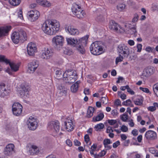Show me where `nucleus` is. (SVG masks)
<instances>
[{
	"label": "nucleus",
	"mask_w": 158,
	"mask_h": 158,
	"mask_svg": "<svg viewBox=\"0 0 158 158\" xmlns=\"http://www.w3.org/2000/svg\"><path fill=\"white\" fill-rule=\"evenodd\" d=\"M59 22L55 19L46 21L41 27L43 31L46 34L52 35L58 31L60 28Z\"/></svg>",
	"instance_id": "obj_1"
},
{
	"label": "nucleus",
	"mask_w": 158,
	"mask_h": 158,
	"mask_svg": "<svg viewBox=\"0 0 158 158\" xmlns=\"http://www.w3.org/2000/svg\"><path fill=\"white\" fill-rule=\"evenodd\" d=\"M90 50L91 53L94 55H98L103 52V48L98 42H95L91 45Z\"/></svg>",
	"instance_id": "obj_2"
},
{
	"label": "nucleus",
	"mask_w": 158,
	"mask_h": 158,
	"mask_svg": "<svg viewBox=\"0 0 158 158\" xmlns=\"http://www.w3.org/2000/svg\"><path fill=\"white\" fill-rule=\"evenodd\" d=\"M71 10L73 14L79 19L83 18L85 14L81 7L76 3H74L73 4Z\"/></svg>",
	"instance_id": "obj_3"
},
{
	"label": "nucleus",
	"mask_w": 158,
	"mask_h": 158,
	"mask_svg": "<svg viewBox=\"0 0 158 158\" xmlns=\"http://www.w3.org/2000/svg\"><path fill=\"white\" fill-rule=\"evenodd\" d=\"M118 50L119 56L122 55L124 57H128L130 53L129 48L124 44L119 45L118 47Z\"/></svg>",
	"instance_id": "obj_4"
},
{
	"label": "nucleus",
	"mask_w": 158,
	"mask_h": 158,
	"mask_svg": "<svg viewBox=\"0 0 158 158\" xmlns=\"http://www.w3.org/2000/svg\"><path fill=\"white\" fill-rule=\"evenodd\" d=\"M27 124L29 129L31 131H34L38 126L37 120L32 117H30L27 120Z\"/></svg>",
	"instance_id": "obj_5"
},
{
	"label": "nucleus",
	"mask_w": 158,
	"mask_h": 158,
	"mask_svg": "<svg viewBox=\"0 0 158 158\" xmlns=\"http://www.w3.org/2000/svg\"><path fill=\"white\" fill-rule=\"evenodd\" d=\"M53 49L45 48L42 51L41 57L43 59L48 60L51 58L54 55Z\"/></svg>",
	"instance_id": "obj_6"
},
{
	"label": "nucleus",
	"mask_w": 158,
	"mask_h": 158,
	"mask_svg": "<svg viewBox=\"0 0 158 158\" xmlns=\"http://www.w3.org/2000/svg\"><path fill=\"white\" fill-rule=\"evenodd\" d=\"M23 106L19 102H15L12 106V111L13 114L16 116L20 115L22 113Z\"/></svg>",
	"instance_id": "obj_7"
},
{
	"label": "nucleus",
	"mask_w": 158,
	"mask_h": 158,
	"mask_svg": "<svg viewBox=\"0 0 158 158\" xmlns=\"http://www.w3.org/2000/svg\"><path fill=\"white\" fill-rule=\"evenodd\" d=\"M52 41L54 47L60 48L63 45L64 38L62 36L57 35L53 38Z\"/></svg>",
	"instance_id": "obj_8"
},
{
	"label": "nucleus",
	"mask_w": 158,
	"mask_h": 158,
	"mask_svg": "<svg viewBox=\"0 0 158 158\" xmlns=\"http://www.w3.org/2000/svg\"><path fill=\"white\" fill-rule=\"evenodd\" d=\"M48 128L49 129L57 133L60 131V123L57 121L50 122L48 123Z\"/></svg>",
	"instance_id": "obj_9"
},
{
	"label": "nucleus",
	"mask_w": 158,
	"mask_h": 158,
	"mask_svg": "<svg viewBox=\"0 0 158 158\" xmlns=\"http://www.w3.org/2000/svg\"><path fill=\"white\" fill-rule=\"evenodd\" d=\"M72 77L71 82H74L77 80V75L75 71L73 70H68L65 72L63 74V77L66 78L67 76Z\"/></svg>",
	"instance_id": "obj_10"
},
{
	"label": "nucleus",
	"mask_w": 158,
	"mask_h": 158,
	"mask_svg": "<svg viewBox=\"0 0 158 158\" xmlns=\"http://www.w3.org/2000/svg\"><path fill=\"white\" fill-rule=\"evenodd\" d=\"M87 38H82L78 40V43L75 47L77 50L83 54L85 53V50L83 46L85 45L86 44V41Z\"/></svg>",
	"instance_id": "obj_11"
},
{
	"label": "nucleus",
	"mask_w": 158,
	"mask_h": 158,
	"mask_svg": "<svg viewBox=\"0 0 158 158\" xmlns=\"http://www.w3.org/2000/svg\"><path fill=\"white\" fill-rule=\"evenodd\" d=\"M8 64L10 65L11 70L9 68L8 69H7L6 71L9 74L11 75L12 74V73L11 71L16 72L19 70V66L18 64L13 62H11L10 61L9 63H8Z\"/></svg>",
	"instance_id": "obj_12"
},
{
	"label": "nucleus",
	"mask_w": 158,
	"mask_h": 158,
	"mask_svg": "<svg viewBox=\"0 0 158 158\" xmlns=\"http://www.w3.org/2000/svg\"><path fill=\"white\" fill-rule=\"evenodd\" d=\"M10 92V90L7 89L4 83L0 84V96L4 97L5 96L8 95Z\"/></svg>",
	"instance_id": "obj_13"
},
{
	"label": "nucleus",
	"mask_w": 158,
	"mask_h": 158,
	"mask_svg": "<svg viewBox=\"0 0 158 158\" xmlns=\"http://www.w3.org/2000/svg\"><path fill=\"white\" fill-rule=\"evenodd\" d=\"M36 47L35 44L32 43H31L28 44L27 47L28 54L30 56H33L35 52H36Z\"/></svg>",
	"instance_id": "obj_14"
},
{
	"label": "nucleus",
	"mask_w": 158,
	"mask_h": 158,
	"mask_svg": "<svg viewBox=\"0 0 158 158\" xmlns=\"http://www.w3.org/2000/svg\"><path fill=\"white\" fill-rule=\"evenodd\" d=\"M28 71L30 73H33L39 66L38 62L37 61H33L30 63L28 65Z\"/></svg>",
	"instance_id": "obj_15"
},
{
	"label": "nucleus",
	"mask_w": 158,
	"mask_h": 158,
	"mask_svg": "<svg viewBox=\"0 0 158 158\" xmlns=\"http://www.w3.org/2000/svg\"><path fill=\"white\" fill-rule=\"evenodd\" d=\"M145 136L146 139L148 140H155L157 138L156 132L152 130L147 131L145 133Z\"/></svg>",
	"instance_id": "obj_16"
},
{
	"label": "nucleus",
	"mask_w": 158,
	"mask_h": 158,
	"mask_svg": "<svg viewBox=\"0 0 158 158\" xmlns=\"http://www.w3.org/2000/svg\"><path fill=\"white\" fill-rule=\"evenodd\" d=\"M109 28L110 30L115 31H118V30L120 31V29L123 30L122 28L113 20H111L110 21Z\"/></svg>",
	"instance_id": "obj_17"
},
{
	"label": "nucleus",
	"mask_w": 158,
	"mask_h": 158,
	"mask_svg": "<svg viewBox=\"0 0 158 158\" xmlns=\"http://www.w3.org/2000/svg\"><path fill=\"white\" fill-rule=\"evenodd\" d=\"M14 145L13 144L7 145L5 148L4 154L6 155H10L13 153L14 150Z\"/></svg>",
	"instance_id": "obj_18"
},
{
	"label": "nucleus",
	"mask_w": 158,
	"mask_h": 158,
	"mask_svg": "<svg viewBox=\"0 0 158 158\" xmlns=\"http://www.w3.org/2000/svg\"><path fill=\"white\" fill-rule=\"evenodd\" d=\"M23 34L21 31L19 33H18L17 31L14 32L12 34L11 38L12 41L15 44H17L19 41H20V40L19 38V35H22Z\"/></svg>",
	"instance_id": "obj_19"
},
{
	"label": "nucleus",
	"mask_w": 158,
	"mask_h": 158,
	"mask_svg": "<svg viewBox=\"0 0 158 158\" xmlns=\"http://www.w3.org/2000/svg\"><path fill=\"white\" fill-rule=\"evenodd\" d=\"M64 125L66 130L68 131H71L74 129V125L71 120H67L64 122Z\"/></svg>",
	"instance_id": "obj_20"
},
{
	"label": "nucleus",
	"mask_w": 158,
	"mask_h": 158,
	"mask_svg": "<svg viewBox=\"0 0 158 158\" xmlns=\"http://www.w3.org/2000/svg\"><path fill=\"white\" fill-rule=\"evenodd\" d=\"M65 30L66 32L68 31L71 35H77L79 33V31L77 29L73 28L71 26H69L68 27H65Z\"/></svg>",
	"instance_id": "obj_21"
},
{
	"label": "nucleus",
	"mask_w": 158,
	"mask_h": 158,
	"mask_svg": "<svg viewBox=\"0 0 158 158\" xmlns=\"http://www.w3.org/2000/svg\"><path fill=\"white\" fill-rule=\"evenodd\" d=\"M29 152L31 155L37 154L40 152L39 148L36 146L32 145L30 148Z\"/></svg>",
	"instance_id": "obj_22"
},
{
	"label": "nucleus",
	"mask_w": 158,
	"mask_h": 158,
	"mask_svg": "<svg viewBox=\"0 0 158 158\" xmlns=\"http://www.w3.org/2000/svg\"><path fill=\"white\" fill-rule=\"evenodd\" d=\"M21 31L23 34L22 33V35H19V36L21 42L23 43L27 40V37L26 32L22 29H19L17 32L18 33H19Z\"/></svg>",
	"instance_id": "obj_23"
},
{
	"label": "nucleus",
	"mask_w": 158,
	"mask_h": 158,
	"mask_svg": "<svg viewBox=\"0 0 158 158\" xmlns=\"http://www.w3.org/2000/svg\"><path fill=\"white\" fill-rule=\"evenodd\" d=\"M67 44L73 47H76L78 43V40H75L72 38H66Z\"/></svg>",
	"instance_id": "obj_24"
},
{
	"label": "nucleus",
	"mask_w": 158,
	"mask_h": 158,
	"mask_svg": "<svg viewBox=\"0 0 158 158\" xmlns=\"http://www.w3.org/2000/svg\"><path fill=\"white\" fill-rule=\"evenodd\" d=\"M11 28L10 26L0 27V37L4 36L5 34L7 33L10 30Z\"/></svg>",
	"instance_id": "obj_25"
},
{
	"label": "nucleus",
	"mask_w": 158,
	"mask_h": 158,
	"mask_svg": "<svg viewBox=\"0 0 158 158\" xmlns=\"http://www.w3.org/2000/svg\"><path fill=\"white\" fill-rule=\"evenodd\" d=\"M58 93L60 94V96L65 95L67 92V88L62 85H60L58 87Z\"/></svg>",
	"instance_id": "obj_26"
},
{
	"label": "nucleus",
	"mask_w": 158,
	"mask_h": 158,
	"mask_svg": "<svg viewBox=\"0 0 158 158\" xmlns=\"http://www.w3.org/2000/svg\"><path fill=\"white\" fill-rule=\"evenodd\" d=\"M112 143V142L109 139H105L103 141V145L104 147L106 150H109L111 148L112 146L108 145Z\"/></svg>",
	"instance_id": "obj_27"
},
{
	"label": "nucleus",
	"mask_w": 158,
	"mask_h": 158,
	"mask_svg": "<svg viewBox=\"0 0 158 158\" xmlns=\"http://www.w3.org/2000/svg\"><path fill=\"white\" fill-rule=\"evenodd\" d=\"M104 117V115L103 113H101L96 116H94L93 118L92 121L94 122L101 120Z\"/></svg>",
	"instance_id": "obj_28"
},
{
	"label": "nucleus",
	"mask_w": 158,
	"mask_h": 158,
	"mask_svg": "<svg viewBox=\"0 0 158 158\" xmlns=\"http://www.w3.org/2000/svg\"><path fill=\"white\" fill-rule=\"evenodd\" d=\"M152 69L151 68H148V69H145L143 71L142 74L143 75L146 77H148L152 74Z\"/></svg>",
	"instance_id": "obj_29"
},
{
	"label": "nucleus",
	"mask_w": 158,
	"mask_h": 158,
	"mask_svg": "<svg viewBox=\"0 0 158 158\" xmlns=\"http://www.w3.org/2000/svg\"><path fill=\"white\" fill-rule=\"evenodd\" d=\"M94 111V109L93 107L89 106L87 110V116L88 118L91 117L93 115Z\"/></svg>",
	"instance_id": "obj_30"
},
{
	"label": "nucleus",
	"mask_w": 158,
	"mask_h": 158,
	"mask_svg": "<svg viewBox=\"0 0 158 158\" xmlns=\"http://www.w3.org/2000/svg\"><path fill=\"white\" fill-rule=\"evenodd\" d=\"M35 14L29 19L32 22H34L40 16V13L38 11L35 10Z\"/></svg>",
	"instance_id": "obj_31"
},
{
	"label": "nucleus",
	"mask_w": 158,
	"mask_h": 158,
	"mask_svg": "<svg viewBox=\"0 0 158 158\" xmlns=\"http://www.w3.org/2000/svg\"><path fill=\"white\" fill-rule=\"evenodd\" d=\"M157 108H158V103L156 102H154L153 103V106H150L148 107V110L152 112L155 111Z\"/></svg>",
	"instance_id": "obj_32"
},
{
	"label": "nucleus",
	"mask_w": 158,
	"mask_h": 158,
	"mask_svg": "<svg viewBox=\"0 0 158 158\" xmlns=\"http://www.w3.org/2000/svg\"><path fill=\"white\" fill-rule=\"evenodd\" d=\"M9 1L11 5L14 6L19 5L21 2L20 0H9Z\"/></svg>",
	"instance_id": "obj_33"
},
{
	"label": "nucleus",
	"mask_w": 158,
	"mask_h": 158,
	"mask_svg": "<svg viewBox=\"0 0 158 158\" xmlns=\"http://www.w3.org/2000/svg\"><path fill=\"white\" fill-rule=\"evenodd\" d=\"M126 5L123 3L119 4L117 7V10L120 11H123L126 8Z\"/></svg>",
	"instance_id": "obj_34"
},
{
	"label": "nucleus",
	"mask_w": 158,
	"mask_h": 158,
	"mask_svg": "<svg viewBox=\"0 0 158 158\" xmlns=\"http://www.w3.org/2000/svg\"><path fill=\"white\" fill-rule=\"evenodd\" d=\"M10 60L6 58L5 56L3 55H0V62H5L8 64L9 63Z\"/></svg>",
	"instance_id": "obj_35"
},
{
	"label": "nucleus",
	"mask_w": 158,
	"mask_h": 158,
	"mask_svg": "<svg viewBox=\"0 0 158 158\" xmlns=\"http://www.w3.org/2000/svg\"><path fill=\"white\" fill-rule=\"evenodd\" d=\"M143 98L142 97L138 98L136 100L134 101L135 104L137 105L141 106L143 104Z\"/></svg>",
	"instance_id": "obj_36"
},
{
	"label": "nucleus",
	"mask_w": 158,
	"mask_h": 158,
	"mask_svg": "<svg viewBox=\"0 0 158 158\" xmlns=\"http://www.w3.org/2000/svg\"><path fill=\"white\" fill-rule=\"evenodd\" d=\"M153 89L155 94L158 97V83L153 85Z\"/></svg>",
	"instance_id": "obj_37"
},
{
	"label": "nucleus",
	"mask_w": 158,
	"mask_h": 158,
	"mask_svg": "<svg viewBox=\"0 0 158 158\" xmlns=\"http://www.w3.org/2000/svg\"><path fill=\"white\" fill-rule=\"evenodd\" d=\"M20 87L23 89V90H25V91L28 92L29 91V87L26 84H22L20 85Z\"/></svg>",
	"instance_id": "obj_38"
},
{
	"label": "nucleus",
	"mask_w": 158,
	"mask_h": 158,
	"mask_svg": "<svg viewBox=\"0 0 158 158\" xmlns=\"http://www.w3.org/2000/svg\"><path fill=\"white\" fill-rule=\"evenodd\" d=\"M56 77L58 79H60L62 77H63L62 71L60 70H57L56 71Z\"/></svg>",
	"instance_id": "obj_39"
},
{
	"label": "nucleus",
	"mask_w": 158,
	"mask_h": 158,
	"mask_svg": "<svg viewBox=\"0 0 158 158\" xmlns=\"http://www.w3.org/2000/svg\"><path fill=\"white\" fill-rule=\"evenodd\" d=\"M104 127V125L102 123L97 124L95 126L94 128L96 129V130L97 131L100 129H102Z\"/></svg>",
	"instance_id": "obj_40"
},
{
	"label": "nucleus",
	"mask_w": 158,
	"mask_h": 158,
	"mask_svg": "<svg viewBox=\"0 0 158 158\" xmlns=\"http://www.w3.org/2000/svg\"><path fill=\"white\" fill-rule=\"evenodd\" d=\"M78 87L77 85L74 84L71 87V90L73 93L76 92L78 90Z\"/></svg>",
	"instance_id": "obj_41"
},
{
	"label": "nucleus",
	"mask_w": 158,
	"mask_h": 158,
	"mask_svg": "<svg viewBox=\"0 0 158 158\" xmlns=\"http://www.w3.org/2000/svg\"><path fill=\"white\" fill-rule=\"evenodd\" d=\"M121 119L123 122H127L128 119V115L126 113L120 116Z\"/></svg>",
	"instance_id": "obj_42"
},
{
	"label": "nucleus",
	"mask_w": 158,
	"mask_h": 158,
	"mask_svg": "<svg viewBox=\"0 0 158 158\" xmlns=\"http://www.w3.org/2000/svg\"><path fill=\"white\" fill-rule=\"evenodd\" d=\"M137 32L136 28L135 27H130L129 30V33L130 34H133Z\"/></svg>",
	"instance_id": "obj_43"
},
{
	"label": "nucleus",
	"mask_w": 158,
	"mask_h": 158,
	"mask_svg": "<svg viewBox=\"0 0 158 158\" xmlns=\"http://www.w3.org/2000/svg\"><path fill=\"white\" fill-rule=\"evenodd\" d=\"M22 90L23 89L20 87L19 89V93L20 94V97L21 98L23 97L26 93L28 94L27 92L25 91V90Z\"/></svg>",
	"instance_id": "obj_44"
},
{
	"label": "nucleus",
	"mask_w": 158,
	"mask_h": 158,
	"mask_svg": "<svg viewBox=\"0 0 158 158\" xmlns=\"http://www.w3.org/2000/svg\"><path fill=\"white\" fill-rule=\"evenodd\" d=\"M121 91H118V94L120 96V98L123 100H124L126 98L127 96L125 94H121Z\"/></svg>",
	"instance_id": "obj_45"
},
{
	"label": "nucleus",
	"mask_w": 158,
	"mask_h": 158,
	"mask_svg": "<svg viewBox=\"0 0 158 158\" xmlns=\"http://www.w3.org/2000/svg\"><path fill=\"white\" fill-rule=\"evenodd\" d=\"M51 3L49 2L47 0H44L42 6L44 7H49L51 6Z\"/></svg>",
	"instance_id": "obj_46"
},
{
	"label": "nucleus",
	"mask_w": 158,
	"mask_h": 158,
	"mask_svg": "<svg viewBox=\"0 0 158 158\" xmlns=\"http://www.w3.org/2000/svg\"><path fill=\"white\" fill-rule=\"evenodd\" d=\"M63 78V80L64 81H65V82L66 83H69L71 84L73 82H71L70 81H72V77L69 76H67L66 78Z\"/></svg>",
	"instance_id": "obj_47"
},
{
	"label": "nucleus",
	"mask_w": 158,
	"mask_h": 158,
	"mask_svg": "<svg viewBox=\"0 0 158 158\" xmlns=\"http://www.w3.org/2000/svg\"><path fill=\"white\" fill-rule=\"evenodd\" d=\"M123 56L122 55L119 56V57H117L116 59L115 62L116 64L119 62L122 61L123 59Z\"/></svg>",
	"instance_id": "obj_48"
},
{
	"label": "nucleus",
	"mask_w": 158,
	"mask_h": 158,
	"mask_svg": "<svg viewBox=\"0 0 158 158\" xmlns=\"http://www.w3.org/2000/svg\"><path fill=\"white\" fill-rule=\"evenodd\" d=\"M108 123L111 125H113L116 124L117 123V121L116 120L108 119L107 120Z\"/></svg>",
	"instance_id": "obj_49"
},
{
	"label": "nucleus",
	"mask_w": 158,
	"mask_h": 158,
	"mask_svg": "<svg viewBox=\"0 0 158 158\" xmlns=\"http://www.w3.org/2000/svg\"><path fill=\"white\" fill-rule=\"evenodd\" d=\"M131 103V101L130 99H129L126 101L123 102L122 104L123 105L125 106H128L130 105V104Z\"/></svg>",
	"instance_id": "obj_50"
},
{
	"label": "nucleus",
	"mask_w": 158,
	"mask_h": 158,
	"mask_svg": "<svg viewBox=\"0 0 158 158\" xmlns=\"http://www.w3.org/2000/svg\"><path fill=\"white\" fill-rule=\"evenodd\" d=\"M35 10H31L30 11H29L28 12V13L27 15H28V18L29 19L31 18V16H33V15L35 14Z\"/></svg>",
	"instance_id": "obj_51"
},
{
	"label": "nucleus",
	"mask_w": 158,
	"mask_h": 158,
	"mask_svg": "<svg viewBox=\"0 0 158 158\" xmlns=\"http://www.w3.org/2000/svg\"><path fill=\"white\" fill-rule=\"evenodd\" d=\"M114 131V130H113L112 127L109 126L107 128L106 132L107 133H112Z\"/></svg>",
	"instance_id": "obj_52"
},
{
	"label": "nucleus",
	"mask_w": 158,
	"mask_h": 158,
	"mask_svg": "<svg viewBox=\"0 0 158 158\" xmlns=\"http://www.w3.org/2000/svg\"><path fill=\"white\" fill-rule=\"evenodd\" d=\"M152 10L158 11V4H153L152 7Z\"/></svg>",
	"instance_id": "obj_53"
},
{
	"label": "nucleus",
	"mask_w": 158,
	"mask_h": 158,
	"mask_svg": "<svg viewBox=\"0 0 158 158\" xmlns=\"http://www.w3.org/2000/svg\"><path fill=\"white\" fill-rule=\"evenodd\" d=\"M101 102L103 104H106L108 102V99L105 97H102Z\"/></svg>",
	"instance_id": "obj_54"
},
{
	"label": "nucleus",
	"mask_w": 158,
	"mask_h": 158,
	"mask_svg": "<svg viewBox=\"0 0 158 158\" xmlns=\"http://www.w3.org/2000/svg\"><path fill=\"white\" fill-rule=\"evenodd\" d=\"M103 16L102 15H100L97 16L96 19V20L98 21H102L104 20Z\"/></svg>",
	"instance_id": "obj_55"
},
{
	"label": "nucleus",
	"mask_w": 158,
	"mask_h": 158,
	"mask_svg": "<svg viewBox=\"0 0 158 158\" xmlns=\"http://www.w3.org/2000/svg\"><path fill=\"white\" fill-rule=\"evenodd\" d=\"M120 145V142L118 140L115 142L113 143V147L114 148H117L118 146Z\"/></svg>",
	"instance_id": "obj_56"
},
{
	"label": "nucleus",
	"mask_w": 158,
	"mask_h": 158,
	"mask_svg": "<svg viewBox=\"0 0 158 158\" xmlns=\"http://www.w3.org/2000/svg\"><path fill=\"white\" fill-rule=\"evenodd\" d=\"M121 130L124 132H127L128 131V128L125 125H123L122 127H121Z\"/></svg>",
	"instance_id": "obj_57"
},
{
	"label": "nucleus",
	"mask_w": 158,
	"mask_h": 158,
	"mask_svg": "<svg viewBox=\"0 0 158 158\" xmlns=\"http://www.w3.org/2000/svg\"><path fill=\"white\" fill-rule=\"evenodd\" d=\"M139 89L145 93H148L149 92V90L147 88H144L142 87H140L139 88Z\"/></svg>",
	"instance_id": "obj_58"
},
{
	"label": "nucleus",
	"mask_w": 158,
	"mask_h": 158,
	"mask_svg": "<svg viewBox=\"0 0 158 158\" xmlns=\"http://www.w3.org/2000/svg\"><path fill=\"white\" fill-rule=\"evenodd\" d=\"M84 139L85 142L87 143L89 140V137L88 135L86 134L85 135Z\"/></svg>",
	"instance_id": "obj_59"
},
{
	"label": "nucleus",
	"mask_w": 158,
	"mask_h": 158,
	"mask_svg": "<svg viewBox=\"0 0 158 158\" xmlns=\"http://www.w3.org/2000/svg\"><path fill=\"white\" fill-rule=\"evenodd\" d=\"M136 55L135 53H133L130 56L129 59L131 60H135L136 58Z\"/></svg>",
	"instance_id": "obj_60"
},
{
	"label": "nucleus",
	"mask_w": 158,
	"mask_h": 158,
	"mask_svg": "<svg viewBox=\"0 0 158 158\" xmlns=\"http://www.w3.org/2000/svg\"><path fill=\"white\" fill-rule=\"evenodd\" d=\"M149 152L152 154H155L156 151V150H155V148H150L149 149Z\"/></svg>",
	"instance_id": "obj_61"
},
{
	"label": "nucleus",
	"mask_w": 158,
	"mask_h": 158,
	"mask_svg": "<svg viewBox=\"0 0 158 158\" xmlns=\"http://www.w3.org/2000/svg\"><path fill=\"white\" fill-rule=\"evenodd\" d=\"M142 48V45L141 44H138L137 45V52H140L141 51Z\"/></svg>",
	"instance_id": "obj_62"
},
{
	"label": "nucleus",
	"mask_w": 158,
	"mask_h": 158,
	"mask_svg": "<svg viewBox=\"0 0 158 158\" xmlns=\"http://www.w3.org/2000/svg\"><path fill=\"white\" fill-rule=\"evenodd\" d=\"M67 144L69 147H71L72 145V141L69 139H67L66 142Z\"/></svg>",
	"instance_id": "obj_63"
},
{
	"label": "nucleus",
	"mask_w": 158,
	"mask_h": 158,
	"mask_svg": "<svg viewBox=\"0 0 158 158\" xmlns=\"http://www.w3.org/2000/svg\"><path fill=\"white\" fill-rule=\"evenodd\" d=\"M114 104L117 106H121V101L119 99H117L114 102Z\"/></svg>",
	"instance_id": "obj_64"
}]
</instances>
